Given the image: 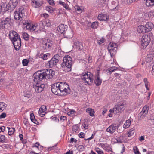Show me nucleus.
Segmentation results:
<instances>
[{
    "label": "nucleus",
    "instance_id": "nucleus-49",
    "mask_svg": "<svg viewBox=\"0 0 154 154\" xmlns=\"http://www.w3.org/2000/svg\"><path fill=\"white\" fill-rule=\"evenodd\" d=\"M5 137L4 136H1L0 137V142L2 143H3L5 142Z\"/></svg>",
    "mask_w": 154,
    "mask_h": 154
},
{
    "label": "nucleus",
    "instance_id": "nucleus-46",
    "mask_svg": "<svg viewBox=\"0 0 154 154\" xmlns=\"http://www.w3.org/2000/svg\"><path fill=\"white\" fill-rule=\"evenodd\" d=\"M117 68L115 67H112L108 69L109 72L112 73L115 70H116Z\"/></svg>",
    "mask_w": 154,
    "mask_h": 154
},
{
    "label": "nucleus",
    "instance_id": "nucleus-8",
    "mask_svg": "<svg viewBox=\"0 0 154 154\" xmlns=\"http://www.w3.org/2000/svg\"><path fill=\"white\" fill-rule=\"evenodd\" d=\"M58 85L57 82L52 85L51 87V91L53 93L56 95L62 96Z\"/></svg>",
    "mask_w": 154,
    "mask_h": 154
},
{
    "label": "nucleus",
    "instance_id": "nucleus-35",
    "mask_svg": "<svg viewBox=\"0 0 154 154\" xmlns=\"http://www.w3.org/2000/svg\"><path fill=\"white\" fill-rule=\"evenodd\" d=\"M143 81L144 82L145 86L147 90H149V87H148L149 85V82L148 81L147 79L146 78H145L144 79Z\"/></svg>",
    "mask_w": 154,
    "mask_h": 154
},
{
    "label": "nucleus",
    "instance_id": "nucleus-13",
    "mask_svg": "<svg viewBox=\"0 0 154 154\" xmlns=\"http://www.w3.org/2000/svg\"><path fill=\"white\" fill-rule=\"evenodd\" d=\"M145 59L147 63L153 62L154 60V53L152 52H150L147 55Z\"/></svg>",
    "mask_w": 154,
    "mask_h": 154
},
{
    "label": "nucleus",
    "instance_id": "nucleus-37",
    "mask_svg": "<svg viewBox=\"0 0 154 154\" xmlns=\"http://www.w3.org/2000/svg\"><path fill=\"white\" fill-rule=\"evenodd\" d=\"M147 112H145V111H143V110L142 109V110L139 114V116H140V118H143L147 114Z\"/></svg>",
    "mask_w": 154,
    "mask_h": 154
},
{
    "label": "nucleus",
    "instance_id": "nucleus-30",
    "mask_svg": "<svg viewBox=\"0 0 154 154\" xmlns=\"http://www.w3.org/2000/svg\"><path fill=\"white\" fill-rule=\"evenodd\" d=\"M146 1V5L147 6H153L154 5V0H144Z\"/></svg>",
    "mask_w": 154,
    "mask_h": 154
},
{
    "label": "nucleus",
    "instance_id": "nucleus-11",
    "mask_svg": "<svg viewBox=\"0 0 154 154\" xmlns=\"http://www.w3.org/2000/svg\"><path fill=\"white\" fill-rule=\"evenodd\" d=\"M32 5L35 8H38L43 4V2L41 0H31Z\"/></svg>",
    "mask_w": 154,
    "mask_h": 154
},
{
    "label": "nucleus",
    "instance_id": "nucleus-58",
    "mask_svg": "<svg viewBox=\"0 0 154 154\" xmlns=\"http://www.w3.org/2000/svg\"><path fill=\"white\" fill-rule=\"evenodd\" d=\"M49 4L51 5H54L55 4L53 0H47Z\"/></svg>",
    "mask_w": 154,
    "mask_h": 154
},
{
    "label": "nucleus",
    "instance_id": "nucleus-12",
    "mask_svg": "<svg viewBox=\"0 0 154 154\" xmlns=\"http://www.w3.org/2000/svg\"><path fill=\"white\" fill-rule=\"evenodd\" d=\"M68 28V26L67 25L61 24L58 26L57 29L60 33L63 34L66 31Z\"/></svg>",
    "mask_w": 154,
    "mask_h": 154
},
{
    "label": "nucleus",
    "instance_id": "nucleus-34",
    "mask_svg": "<svg viewBox=\"0 0 154 154\" xmlns=\"http://www.w3.org/2000/svg\"><path fill=\"white\" fill-rule=\"evenodd\" d=\"M99 25V23L97 21H95L92 23L91 27L93 29H96L97 28Z\"/></svg>",
    "mask_w": 154,
    "mask_h": 154
},
{
    "label": "nucleus",
    "instance_id": "nucleus-50",
    "mask_svg": "<svg viewBox=\"0 0 154 154\" xmlns=\"http://www.w3.org/2000/svg\"><path fill=\"white\" fill-rule=\"evenodd\" d=\"M15 129L14 128H10V136L13 135L15 132Z\"/></svg>",
    "mask_w": 154,
    "mask_h": 154
},
{
    "label": "nucleus",
    "instance_id": "nucleus-48",
    "mask_svg": "<svg viewBox=\"0 0 154 154\" xmlns=\"http://www.w3.org/2000/svg\"><path fill=\"white\" fill-rule=\"evenodd\" d=\"M78 129V127L76 125H74L72 127V130L74 132H76Z\"/></svg>",
    "mask_w": 154,
    "mask_h": 154
},
{
    "label": "nucleus",
    "instance_id": "nucleus-59",
    "mask_svg": "<svg viewBox=\"0 0 154 154\" xmlns=\"http://www.w3.org/2000/svg\"><path fill=\"white\" fill-rule=\"evenodd\" d=\"M79 136L80 138H84L85 137V134L83 132H81L79 134Z\"/></svg>",
    "mask_w": 154,
    "mask_h": 154
},
{
    "label": "nucleus",
    "instance_id": "nucleus-15",
    "mask_svg": "<svg viewBox=\"0 0 154 154\" xmlns=\"http://www.w3.org/2000/svg\"><path fill=\"white\" fill-rule=\"evenodd\" d=\"M154 27L153 24L151 22H149L146 23L145 25V28L148 32L151 31Z\"/></svg>",
    "mask_w": 154,
    "mask_h": 154
},
{
    "label": "nucleus",
    "instance_id": "nucleus-64",
    "mask_svg": "<svg viewBox=\"0 0 154 154\" xmlns=\"http://www.w3.org/2000/svg\"><path fill=\"white\" fill-rule=\"evenodd\" d=\"M94 111L93 109L89 113L90 115L91 116H94Z\"/></svg>",
    "mask_w": 154,
    "mask_h": 154
},
{
    "label": "nucleus",
    "instance_id": "nucleus-3",
    "mask_svg": "<svg viewBox=\"0 0 154 154\" xmlns=\"http://www.w3.org/2000/svg\"><path fill=\"white\" fill-rule=\"evenodd\" d=\"M82 79L86 83L89 85H91L94 80V75L92 73L90 72H84L81 75Z\"/></svg>",
    "mask_w": 154,
    "mask_h": 154
},
{
    "label": "nucleus",
    "instance_id": "nucleus-6",
    "mask_svg": "<svg viewBox=\"0 0 154 154\" xmlns=\"http://www.w3.org/2000/svg\"><path fill=\"white\" fill-rule=\"evenodd\" d=\"M10 40L13 44L15 49L16 51L19 50L21 45V41L20 37L17 38H12Z\"/></svg>",
    "mask_w": 154,
    "mask_h": 154
},
{
    "label": "nucleus",
    "instance_id": "nucleus-18",
    "mask_svg": "<svg viewBox=\"0 0 154 154\" xmlns=\"http://www.w3.org/2000/svg\"><path fill=\"white\" fill-rule=\"evenodd\" d=\"M145 26L140 25L137 27V30L139 33H144L147 32Z\"/></svg>",
    "mask_w": 154,
    "mask_h": 154
},
{
    "label": "nucleus",
    "instance_id": "nucleus-2",
    "mask_svg": "<svg viewBox=\"0 0 154 154\" xmlns=\"http://www.w3.org/2000/svg\"><path fill=\"white\" fill-rule=\"evenodd\" d=\"M72 66V59L69 55L65 56L64 57L63 62L61 64V66L63 70L66 72L71 71Z\"/></svg>",
    "mask_w": 154,
    "mask_h": 154
},
{
    "label": "nucleus",
    "instance_id": "nucleus-61",
    "mask_svg": "<svg viewBox=\"0 0 154 154\" xmlns=\"http://www.w3.org/2000/svg\"><path fill=\"white\" fill-rule=\"evenodd\" d=\"M66 117L64 116H62L60 117V120L62 122H63L66 119Z\"/></svg>",
    "mask_w": 154,
    "mask_h": 154
},
{
    "label": "nucleus",
    "instance_id": "nucleus-14",
    "mask_svg": "<svg viewBox=\"0 0 154 154\" xmlns=\"http://www.w3.org/2000/svg\"><path fill=\"white\" fill-rule=\"evenodd\" d=\"M1 23L4 29H8L10 26V18L9 17L6 18L5 20L2 21Z\"/></svg>",
    "mask_w": 154,
    "mask_h": 154
},
{
    "label": "nucleus",
    "instance_id": "nucleus-55",
    "mask_svg": "<svg viewBox=\"0 0 154 154\" xmlns=\"http://www.w3.org/2000/svg\"><path fill=\"white\" fill-rule=\"evenodd\" d=\"M88 61L89 63H91L93 62L92 57V56H89L88 59Z\"/></svg>",
    "mask_w": 154,
    "mask_h": 154
},
{
    "label": "nucleus",
    "instance_id": "nucleus-23",
    "mask_svg": "<svg viewBox=\"0 0 154 154\" xmlns=\"http://www.w3.org/2000/svg\"><path fill=\"white\" fill-rule=\"evenodd\" d=\"M116 127L113 125L109 126L106 130V131L111 134L113 133L116 131Z\"/></svg>",
    "mask_w": 154,
    "mask_h": 154
},
{
    "label": "nucleus",
    "instance_id": "nucleus-40",
    "mask_svg": "<svg viewBox=\"0 0 154 154\" xmlns=\"http://www.w3.org/2000/svg\"><path fill=\"white\" fill-rule=\"evenodd\" d=\"M124 139V137L123 135H121L119 137H117L116 139V141L118 143H122V141Z\"/></svg>",
    "mask_w": 154,
    "mask_h": 154
},
{
    "label": "nucleus",
    "instance_id": "nucleus-41",
    "mask_svg": "<svg viewBox=\"0 0 154 154\" xmlns=\"http://www.w3.org/2000/svg\"><path fill=\"white\" fill-rule=\"evenodd\" d=\"M5 108V104L4 103L0 102V112H2Z\"/></svg>",
    "mask_w": 154,
    "mask_h": 154
},
{
    "label": "nucleus",
    "instance_id": "nucleus-28",
    "mask_svg": "<svg viewBox=\"0 0 154 154\" xmlns=\"http://www.w3.org/2000/svg\"><path fill=\"white\" fill-rule=\"evenodd\" d=\"M117 46L116 44L115 43H114L112 42H110V43L108 45V46L107 49L108 50H111V48L112 49V47L114 48V49H112V50H114V51H115V49H116V46ZM112 49H111V50Z\"/></svg>",
    "mask_w": 154,
    "mask_h": 154
},
{
    "label": "nucleus",
    "instance_id": "nucleus-19",
    "mask_svg": "<svg viewBox=\"0 0 154 154\" xmlns=\"http://www.w3.org/2000/svg\"><path fill=\"white\" fill-rule=\"evenodd\" d=\"M47 110L46 107L45 106H42L39 109L38 113L41 117H43L46 113Z\"/></svg>",
    "mask_w": 154,
    "mask_h": 154
},
{
    "label": "nucleus",
    "instance_id": "nucleus-45",
    "mask_svg": "<svg viewBox=\"0 0 154 154\" xmlns=\"http://www.w3.org/2000/svg\"><path fill=\"white\" fill-rule=\"evenodd\" d=\"M105 39L103 37L101 38L100 39H98L97 40V43L99 45H100L102 43H104L105 42Z\"/></svg>",
    "mask_w": 154,
    "mask_h": 154
},
{
    "label": "nucleus",
    "instance_id": "nucleus-39",
    "mask_svg": "<svg viewBox=\"0 0 154 154\" xmlns=\"http://www.w3.org/2000/svg\"><path fill=\"white\" fill-rule=\"evenodd\" d=\"M22 36L23 39L26 41H28L29 39V36L28 34L26 32L23 33Z\"/></svg>",
    "mask_w": 154,
    "mask_h": 154
},
{
    "label": "nucleus",
    "instance_id": "nucleus-1",
    "mask_svg": "<svg viewBox=\"0 0 154 154\" xmlns=\"http://www.w3.org/2000/svg\"><path fill=\"white\" fill-rule=\"evenodd\" d=\"M55 75V71L51 69H44L39 70L34 73L33 75L34 81L36 82L34 84L33 87L37 93L42 92L45 88V85L40 82L43 79H51Z\"/></svg>",
    "mask_w": 154,
    "mask_h": 154
},
{
    "label": "nucleus",
    "instance_id": "nucleus-16",
    "mask_svg": "<svg viewBox=\"0 0 154 154\" xmlns=\"http://www.w3.org/2000/svg\"><path fill=\"white\" fill-rule=\"evenodd\" d=\"M9 7L10 5L9 3H8V4H4L2 5H1L0 10L2 13H4L6 11L9 12L8 10Z\"/></svg>",
    "mask_w": 154,
    "mask_h": 154
},
{
    "label": "nucleus",
    "instance_id": "nucleus-53",
    "mask_svg": "<svg viewBox=\"0 0 154 154\" xmlns=\"http://www.w3.org/2000/svg\"><path fill=\"white\" fill-rule=\"evenodd\" d=\"M143 111H145V112H147L148 113L149 110V106H145L142 109Z\"/></svg>",
    "mask_w": 154,
    "mask_h": 154
},
{
    "label": "nucleus",
    "instance_id": "nucleus-36",
    "mask_svg": "<svg viewBox=\"0 0 154 154\" xmlns=\"http://www.w3.org/2000/svg\"><path fill=\"white\" fill-rule=\"evenodd\" d=\"M18 13L22 15L23 17L25 16L24 8L23 7L21 6L19 8Z\"/></svg>",
    "mask_w": 154,
    "mask_h": 154
},
{
    "label": "nucleus",
    "instance_id": "nucleus-27",
    "mask_svg": "<svg viewBox=\"0 0 154 154\" xmlns=\"http://www.w3.org/2000/svg\"><path fill=\"white\" fill-rule=\"evenodd\" d=\"M11 2L12 4L10 5V8H11V10H13L17 5L18 1L17 0H11Z\"/></svg>",
    "mask_w": 154,
    "mask_h": 154
},
{
    "label": "nucleus",
    "instance_id": "nucleus-38",
    "mask_svg": "<svg viewBox=\"0 0 154 154\" xmlns=\"http://www.w3.org/2000/svg\"><path fill=\"white\" fill-rule=\"evenodd\" d=\"M11 33L14 36L12 38H16L17 39V38H20V36L19 35L18 33H17L16 32L14 31H10V33Z\"/></svg>",
    "mask_w": 154,
    "mask_h": 154
},
{
    "label": "nucleus",
    "instance_id": "nucleus-62",
    "mask_svg": "<svg viewBox=\"0 0 154 154\" xmlns=\"http://www.w3.org/2000/svg\"><path fill=\"white\" fill-rule=\"evenodd\" d=\"M77 142V140L73 138H71L69 141L70 143H73V142L76 143Z\"/></svg>",
    "mask_w": 154,
    "mask_h": 154
},
{
    "label": "nucleus",
    "instance_id": "nucleus-56",
    "mask_svg": "<svg viewBox=\"0 0 154 154\" xmlns=\"http://www.w3.org/2000/svg\"><path fill=\"white\" fill-rule=\"evenodd\" d=\"M30 119L32 122H33L32 120H33L34 119H35L34 115L33 113H32L30 114Z\"/></svg>",
    "mask_w": 154,
    "mask_h": 154
},
{
    "label": "nucleus",
    "instance_id": "nucleus-54",
    "mask_svg": "<svg viewBox=\"0 0 154 154\" xmlns=\"http://www.w3.org/2000/svg\"><path fill=\"white\" fill-rule=\"evenodd\" d=\"M45 23H45L46 26L48 27L51 26V23L49 20H47L45 21Z\"/></svg>",
    "mask_w": 154,
    "mask_h": 154
},
{
    "label": "nucleus",
    "instance_id": "nucleus-25",
    "mask_svg": "<svg viewBox=\"0 0 154 154\" xmlns=\"http://www.w3.org/2000/svg\"><path fill=\"white\" fill-rule=\"evenodd\" d=\"M45 20H42L39 22V29L40 30L44 31L45 28L46 26Z\"/></svg>",
    "mask_w": 154,
    "mask_h": 154
},
{
    "label": "nucleus",
    "instance_id": "nucleus-51",
    "mask_svg": "<svg viewBox=\"0 0 154 154\" xmlns=\"http://www.w3.org/2000/svg\"><path fill=\"white\" fill-rule=\"evenodd\" d=\"M133 150L135 154H139L140 152L138 150V149L137 148V147H135V148H134Z\"/></svg>",
    "mask_w": 154,
    "mask_h": 154
},
{
    "label": "nucleus",
    "instance_id": "nucleus-7",
    "mask_svg": "<svg viewBox=\"0 0 154 154\" xmlns=\"http://www.w3.org/2000/svg\"><path fill=\"white\" fill-rule=\"evenodd\" d=\"M150 40L149 36L145 34L142 36L141 45L144 48H146L149 43Z\"/></svg>",
    "mask_w": 154,
    "mask_h": 154
},
{
    "label": "nucleus",
    "instance_id": "nucleus-44",
    "mask_svg": "<svg viewBox=\"0 0 154 154\" xmlns=\"http://www.w3.org/2000/svg\"><path fill=\"white\" fill-rule=\"evenodd\" d=\"M29 60L27 59H24L22 61V64L23 66H27L29 63Z\"/></svg>",
    "mask_w": 154,
    "mask_h": 154
},
{
    "label": "nucleus",
    "instance_id": "nucleus-20",
    "mask_svg": "<svg viewBox=\"0 0 154 154\" xmlns=\"http://www.w3.org/2000/svg\"><path fill=\"white\" fill-rule=\"evenodd\" d=\"M64 38H71L73 36L72 32V30L67 31L63 34Z\"/></svg>",
    "mask_w": 154,
    "mask_h": 154
},
{
    "label": "nucleus",
    "instance_id": "nucleus-4",
    "mask_svg": "<svg viewBox=\"0 0 154 154\" xmlns=\"http://www.w3.org/2000/svg\"><path fill=\"white\" fill-rule=\"evenodd\" d=\"M62 95H66L70 93V89L68 84L65 82H58Z\"/></svg>",
    "mask_w": 154,
    "mask_h": 154
},
{
    "label": "nucleus",
    "instance_id": "nucleus-32",
    "mask_svg": "<svg viewBox=\"0 0 154 154\" xmlns=\"http://www.w3.org/2000/svg\"><path fill=\"white\" fill-rule=\"evenodd\" d=\"M131 124V121L130 120H127L125 123L123 125V127L125 128H128Z\"/></svg>",
    "mask_w": 154,
    "mask_h": 154
},
{
    "label": "nucleus",
    "instance_id": "nucleus-10",
    "mask_svg": "<svg viewBox=\"0 0 154 154\" xmlns=\"http://www.w3.org/2000/svg\"><path fill=\"white\" fill-rule=\"evenodd\" d=\"M116 110V113L119 115L120 113L122 112L125 109V106L122 103H118L115 106Z\"/></svg>",
    "mask_w": 154,
    "mask_h": 154
},
{
    "label": "nucleus",
    "instance_id": "nucleus-31",
    "mask_svg": "<svg viewBox=\"0 0 154 154\" xmlns=\"http://www.w3.org/2000/svg\"><path fill=\"white\" fill-rule=\"evenodd\" d=\"M76 48L80 50H82L83 49V45L82 42H76L75 44Z\"/></svg>",
    "mask_w": 154,
    "mask_h": 154
},
{
    "label": "nucleus",
    "instance_id": "nucleus-52",
    "mask_svg": "<svg viewBox=\"0 0 154 154\" xmlns=\"http://www.w3.org/2000/svg\"><path fill=\"white\" fill-rule=\"evenodd\" d=\"M24 124L25 125L27 126L29 125V123L28 122V119H27L25 118L23 121Z\"/></svg>",
    "mask_w": 154,
    "mask_h": 154
},
{
    "label": "nucleus",
    "instance_id": "nucleus-26",
    "mask_svg": "<svg viewBox=\"0 0 154 154\" xmlns=\"http://www.w3.org/2000/svg\"><path fill=\"white\" fill-rule=\"evenodd\" d=\"M102 79L100 78L97 77L95 78L94 82L97 86H99L100 85L102 82Z\"/></svg>",
    "mask_w": 154,
    "mask_h": 154
},
{
    "label": "nucleus",
    "instance_id": "nucleus-33",
    "mask_svg": "<svg viewBox=\"0 0 154 154\" xmlns=\"http://www.w3.org/2000/svg\"><path fill=\"white\" fill-rule=\"evenodd\" d=\"M114 47H112V50H113V49H114ZM116 49H115V51L113 50H108L109 52L110 53V55L111 57H113V55L114 54H115L117 52V46H116Z\"/></svg>",
    "mask_w": 154,
    "mask_h": 154
},
{
    "label": "nucleus",
    "instance_id": "nucleus-9",
    "mask_svg": "<svg viewBox=\"0 0 154 154\" xmlns=\"http://www.w3.org/2000/svg\"><path fill=\"white\" fill-rule=\"evenodd\" d=\"M23 24L27 29L34 31L35 29L36 26L34 25L31 24L30 20H26L23 23Z\"/></svg>",
    "mask_w": 154,
    "mask_h": 154
},
{
    "label": "nucleus",
    "instance_id": "nucleus-5",
    "mask_svg": "<svg viewBox=\"0 0 154 154\" xmlns=\"http://www.w3.org/2000/svg\"><path fill=\"white\" fill-rule=\"evenodd\" d=\"M60 58V56L59 54L54 55L52 58L46 63L47 67L52 68L56 66L59 62Z\"/></svg>",
    "mask_w": 154,
    "mask_h": 154
},
{
    "label": "nucleus",
    "instance_id": "nucleus-22",
    "mask_svg": "<svg viewBox=\"0 0 154 154\" xmlns=\"http://www.w3.org/2000/svg\"><path fill=\"white\" fill-rule=\"evenodd\" d=\"M14 19L16 20H19L20 19H21L20 20H23L22 18L23 17L22 15L18 13L17 11H15L14 12Z\"/></svg>",
    "mask_w": 154,
    "mask_h": 154
},
{
    "label": "nucleus",
    "instance_id": "nucleus-43",
    "mask_svg": "<svg viewBox=\"0 0 154 154\" xmlns=\"http://www.w3.org/2000/svg\"><path fill=\"white\" fill-rule=\"evenodd\" d=\"M46 10L50 13H52L53 12V8L51 6H46Z\"/></svg>",
    "mask_w": 154,
    "mask_h": 154
},
{
    "label": "nucleus",
    "instance_id": "nucleus-21",
    "mask_svg": "<svg viewBox=\"0 0 154 154\" xmlns=\"http://www.w3.org/2000/svg\"><path fill=\"white\" fill-rule=\"evenodd\" d=\"M52 44L48 41L45 42L43 45V48L45 50H48L51 47Z\"/></svg>",
    "mask_w": 154,
    "mask_h": 154
},
{
    "label": "nucleus",
    "instance_id": "nucleus-17",
    "mask_svg": "<svg viewBox=\"0 0 154 154\" xmlns=\"http://www.w3.org/2000/svg\"><path fill=\"white\" fill-rule=\"evenodd\" d=\"M98 18L100 21H107L109 20V17L107 14H100L98 16Z\"/></svg>",
    "mask_w": 154,
    "mask_h": 154
},
{
    "label": "nucleus",
    "instance_id": "nucleus-47",
    "mask_svg": "<svg viewBox=\"0 0 154 154\" xmlns=\"http://www.w3.org/2000/svg\"><path fill=\"white\" fill-rule=\"evenodd\" d=\"M95 150L98 154H103V151L101 150L99 148H95Z\"/></svg>",
    "mask_w": 154,
    "mask_h": 154
},
{
    "label": "nucleus",
    "instance_id": "nucleus-24",
    "mask_svg": "<svg viewBox=\"0 0 154 154\" xmlns=\"http://www.w3.org/2000/svg\"><path fill=\"white\" fill-rule=\"evenodd\" d=\"M50 54L49 53L44 54L43 53H41L39 55V57L42 59L44 60H46L49 57Z\"/></svg>",
    "mask_w": 154,
    "mask_h": 154
},
{
    "label": "nucleus",
    "instance_id": "nucleus-60",
    "mask_svg": "<svg viewBox=\"0 0 154 154\" xmlns=\"http://www.w3.org/2000/svg\"><path fill=\"white\" fill-rule=\"evenodd\" d=\"M116 112V109H115V107H114V108L113 109H110L109 111V112H110V113H112V112H114V113L115 114H116L117 115H117V113H116V112Z\"/></svg>",
    "mask_w": 154,
    "mask_h": 154
},
{
    "label": "nucleus",
    "instance_id": "nucleus-63",
    "mask_svg": "<svg viewBox=\"0 0 154 154\" xmlns=\"http://www.w3.org/2000/svg\"><path fill=\"white\" fill-rule=\"evenodd\" d=\"M6 116V114L5 113H3L0 115V118L3 119L5 118Z\"/></svg>",
    "mask_w": 154,
    "mask_h": 154
},
{
    "label": "nucleus",
    "instance_id": "nucleus-42",
    "mask_svg": "<svg viewBox=\"0 0 154 154\" xmlns=\"http://www.w3.org/2000/svg\"><path fill=\"white\" fill-rule=\"evenodd\" d=\"M77 149L79 152H82L84 151L85 147L82 145H79L78 146Z\"/></svg>",
    "mask_w": 154,
    "mask_h": 154
},
{
    "label": "nucleus",
    "instance_id": "nucleus-29",
    "mask_svg": "<svg viewBox=\"0 0 154 154\" xmlns=\"http://www.w3.org/2000/svg\"><path fill=\"white\" fill-rule=\"evenodd\" d=\"M24 97L29 98L32 96V94L31 92L29 91H24Z\"/></svg>",
    "mask_w": 154,
    "mask_h": 154
},
{
    "label": "nucleus",
    "instance_id": "nucleus-57",
    "mask_svg": "<svg viewBox=\"0 0 154 154\" xmlns=\"http://www.w3.org/2000/svg\"><path fill=\"white\" fill-rule=\"evenodd\" d=\"M148 16L149 17H154V13H153V11H151L149 12Z\"/></svg>",
    "mask_w": 154,
    "mask_h": 154
}]
</instances>
